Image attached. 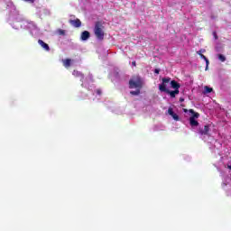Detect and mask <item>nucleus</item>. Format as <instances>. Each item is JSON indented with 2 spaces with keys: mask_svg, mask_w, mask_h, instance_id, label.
<instances>
[{
  "mask_svg": "<svg viewBox=\"0 0 231 231\" xmlns=\"http://www.w3.org/2000/svg\"><path fill=\"white\" fill-rule=\"evenodd\" d=\"M72 75L78 79H80L81 82L84 80L83 73L79 70H73Z\"/></svg>",
  "mask_w": 231,
  "mask_h": 231,
  "instance_id": "9",
  "label": "nucleus"
},
{
  "mask_svg": "<svg viewBox=\"0 0 231 231\" xmlns=\"http://www.w3.org/2000/svg\"><path fill=\"white\" fill-rule=\"evenodd\" d=\"M189 113L192 115V116L189 117V125L191 127H198L199 125V122L196 120L199 116V113L195 112L194 109H189Z\"/></svg>",
  "mask_w": 231,
  "mask_h": 231,
  "instance_id": "2",
  "label": "nucleus"
},
{
  "mask_svg": "<svg viewBox=\"0 0 231 231\" xmlns=\"http://www.w3.org/2000/svg\"><path fill=\"white\" fill-rule=\"evenodd\" d=\"M143 86L142 79H137L135 81L133 79L129 80V88L130 89H134V88H141Z\"/></svg>",
  "mask_w": 231,
  "mask_h": 231,
  "instance_id": "4",
  "label": "nucleus"
},
{
  "mask_svg": "<svg viewBox=\"0 0 231 231\" xmlns=\"http://www.w3.org/2000/svg\"><path fill=\"white\" fill-rule=\"evenodd\" d=\"M213 88H209L208 86L204 87V93H212Z\"/></svg>",
  "mask_w": 231,
  "mask_h": 231,
  "instance_id": "16",
  "label": "nucleus"
},
{
  "mask_svg": "<svg viewBox=\"0 0 231 231\" xmlns=\"http://www.w3.org/2000/svg\"><path fill=\"white\" fill-rule=\"evenodd\" d=\"M58 33H59V35H66V31L60 29V30H58Z\"/></svg>",
  "mask_w": 231,
  "mask_h": 231,
  "instance_id": "18",
  "label": "nucleus"
},
{
  "mask_svg": "<svg viewBox=\"0 0 231 231\" xmlns=\"http://www.w3.org/2000/svg\"><path fill=\"white\" fill-rule=\"evenodd\" d=\"M94 33L98 41H104V35H106V33L104 32V25H102V23H96L94 27Z\"/></svg>",
  "mask_w": 231,
  "mask_h": 231,
  "instance_id": "1",
  "label": "nucleus"
},
{
  "mask_svg": "<svg viewBox=\"0 0 231 231\" xmlns=\"http://www.w3.org/2000/svg\"><path fill=\"white\" fill-rule=\"evenodd\" d=\"M89 37H91V33H89V32L84 31L81 32V36H80L81 41H88Z\"/></svg>",
  "mask_w": 231,
  "mask_h": 231,
  "instance_id": "8",
  "label": "nucleus"
},
{
  "mask_svg": "<svg viewBox=\"0 0 231 231\" xmlns=\"http://www.w3.org/2000/svg\"><path fill=\"white\" fill-rule=\"evenodd\" d=\"M70 24L74 26V28H80L82 26V22H80V19L77 18L76 20H70Z\"/></svg>",
  "mask_w": 231,
  "mask_h": 231,
  "instance_id": "7",
  "label": "nucleus"
},
{
  "mask_svg": "<svg viewBox=\"0 0 231 231\" xmlns=\"http://www.w3.org/2000/svg\"><path fill=\"white\" fill-rule=\"evenodd\" d=\"M200 58H202L206 61V64H207L206 69H208L209 61H208V59L207 58V56L200 54Z\"/></svg>",
  "mask_w": 231,
  "mask_h": 231,
  "instance_id": "14",
  "label": "nucleus"
},
{
  "mask_svg": "<svg viewBox=\"0 0 231 231\" xmlns=\"http://www.w3.org/2000/svg\"><path fill=\"white\" fill-rule=\"evenodd\" d=\"M184 113H189V110L187 108H183Z\"/></svg>",
  "mask_w": 231,
  "mask_h": 231,
  "instance_id": "25",
  "label": "nucleus"
},
{
  "mask_svg": "<svg viewBox=\"0 0 231 231\" xmlns=\"http://www.w3.org/2000/svg\"><path fill=\"white\" fill-rule=\"evenodd\" d=\"M25 1H29L30 3H33V0H25Z\"/></svg>",
  "mask_w": 231,
  "mask_h": 231,
  "instance_id": "26",
  "label": "nucleus"
},
{
  "mask_svg": "<svg viewBox=\"0 0 231 231\" xmlns=\"http://www.w3.org/2000/svg\"><path fill=\"white\" fill-rule=\"evenodd\" d=\"M180 102H185V99L183 97H180Z\"/></svg>",
  "mask_w": 231,
  "mask_h": 231,
  "instance_id": "24",
  "label": "nucleus"
},
{
  "mask_svg": "<svg viewBox=\"0 0 231 231\" xmlns=\"http://www.w3.org/2000/svg\"><path fill=\"white\" fill-rule=\"evenodd\" d=\"M171 87L172 88V89L180 90V88H181V85L180 83H178V81H176V80H171Z\"/></svg>",
  "mask_w": 231,
  "mask_h": 231,
  "instance_id": "11",
  "label": "nucleus"
},
{
  "mask_svg": "<svg viewBox=\"0 0 231 231\" xmlns=\"http://www.w3.org/2000/svg\"><path fill=\"white\" fill-rule=\"evenodd\" d=\"M197 54L199 55V57H201V55H203V53H201V51H197Z\"/></svg>",
  "mask_w": 231,
  "mask_h": 231,
  "instance_id": "21",
  "label": "nucleus"
},
{
  "mask_svg": "<svg viewBox=\"0 0 231 231\" xmlns=\"http://www.w3.org/2000/svg\"><path fill=\"white\" fill-rule=\"evenodd\" d=\"M38 44H40V46H42L45 51H50V45H48V43L44 42L42 40H39Z\"/></svg>",
  "mask_w": 231,
  "mask_h": 231,
  "instance_id": "10",
  "label": "nucleus"
},
{
  "mask_svg": "<svg viewBox=\"0 0 231 231\" xmlns=\"http://www.w3.org/2000/svg\"><path fill=\"white\" fill-rule=\"evenodd\" d=\"M199 134H201V136H208V133H210V125H206L204 126V129L199 128Z\"/></svg>",
  "mask_w": 231,
  "mask_h": 231,
  "instance_id": "5",
  "label": "nucleus"
},
{
  "mask_svg": "<svg viewBox=\"0 0 231 231\" xmlns=\"http://www.w3.org/2000/svg\"><path fill=\"white\" fill-rule=\"evenodd\" d=\"M63 66L65 68H69L71 66V59H66L63 60Z\"/></svg>",
  "mask_w": 231,
  "mask_h": 231,
  "instance_id": "13",
  "label": "nucleus"
},
{
  "mask_svg": "<svg viewBox=\"0 0 231 231\" xmlns=\"http://www.w3.org/2000/svg\"><path fill=\"white\" fill-rule=\"evenodd\" d=\"M154 73H156V75H160V69H155Z\"/></svg>",
  "mask_w": 231,
  "mask_h": 231,
  "instance_id": "19",
  "label": "nucleus"
},
{
  "mask_svg": "<svg viewBox=\"0 0 231 231\" xmlns=\"http://www.w3.org/2000/svg\"><path fill=\"white\" fill-rule=\"evenodd\" d=\"M213 35H214V38H215L216 40H217V39H218V37H217V33L216 32H213Z\"/></svg>",
  "mask_w": 231,
  "mask_h": 231,
  "instance_id": "20",
  "label": "nucleus"
},
{
  "mask_svg": "<svg viewBox=\"0 0 231 231\" xmlns=\"http://www.w3.org/2000/svg\"><path fill=\"white\" fill-rule=\"evenodd\" d=\"M97 93L98 95H102V90L97 89Z\"/></svg>",
  "mask_w": 231,
  "mask_h": 231,
  "instance_id": "22",
  "label": "nucleus"
},
{
  "mask_svg": "<svg viewBox=\"0 0 231 231\" xmlns=\"http://www.w3.org/2000/svg\"><path fill=\"white\" fill-rule=\"evenodd\" d=\"M168 114L170 116H171L173 118V120H175L176 122L180 121V116H178L176 113H174V110H172V107H170L168 109Z\"/></svg>",
  "mask_w": 231,
  "mask_h": 231,
  "instance_id": "6",
  "label": "nucleus"
},
{
  "mask_svg": "<svg viewBox=\"0 0 231 231\" xmlns=\"http://www.w3.org/2000/svg\"><path fill=\"white\" fill-rule=\"evenodd\" d=\"M132 66L136 67V61H132Z\"/></svg>",
  "mask_w": 231,
  "mask_h": 231,
  "instance_id": "23",
  "label": "nucleus"
},
{
  "mask_svg": "<svg viewBox=\"0 0 231 231\" xmlns=\"http://www.w3.org/2000/svg\"><path fill=\"white\" fill-rule=\"evenodd\" d=\"M171 82V78H163L162 83L159 85V89L162 91V93H169V89H167V85Z\"/></svg>",
  "mask_w": 231,
  "mask_h": 231,
  "instance_id": "3",
  "label": "nucleus"
},
{
  "mask_svg": "<svg viewBox=\"0 0 231 231\" xmlns=\"http://www.w3.org/2000/svg\"><path fill=\"white\" fill-rule=\"evenodd\" d=\"M167 94L170 95L171 98H176V95H180V90H169Z\"/></svg>",
  "mask_w": 231,
  "mask_h": 231,
  "instance_id": "12",
  "label": "nucleus"
},
{
  "mask_svg": "<svg viewBox=\"0 0 231 231\" xmlns=\"http://www.w3.org/2000/svg\"><path fill=\"white\" fill-rule=\"evenodd\" d=\"M217 57L220 62H225V60H226V57H225L223 54H217Z\"/></svg>",
  "mask_w": 231,
  "mask_h": 231,
  "instance_id": "15",
  "label": "nucleus"
},
{
  "mask_svg": "<svg viewBox=\"0 0 231 231\" xmlns=\"http://www.w3.org/2000/svg\"><path fill=\"white\" fill-rule=\"evenodd\" d=\"M130 94L134 95V96H138V95H140V89L132 90V91H130Z\"/></svg>",
  "mask_w": 231,
  "mask_h": 231,
  "instance_id": "17",
  "label": "nucleus"
}]
</instances>
